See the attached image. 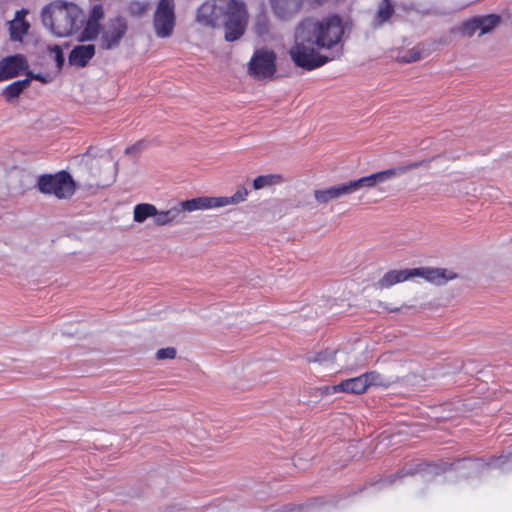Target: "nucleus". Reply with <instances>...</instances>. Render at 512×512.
<instances>
[{
    "label": "nucleus",
    "instance_id": "nucleus-1",
    "mask_svg": "<svg viewBox=\"0 0 512 512\" xmlns=\"http://www.w3.org/2000/svg\"><path fill=\"white\" fill-rule=\"evenodd\" d=\"M344 33L339 15L322 20L306 17L295 28L289 56L296 67L306 71L322 67L342 54Z\"/></svg>",
    "mask_w": 512,
    "mask_h": 512
},
{
    "label": "nucleus",
    "instance_id": "nucleus-2",
    "mask_svg": "<svg viewBox=\"0 0 512 512\" xmlns=\"http://www.w3.org/2000/svg\"><path fill=\"white\" fill-rule=\"evenodd\" d=\"M497 468L503 472L512 470V451L506 454H501L498 457H490L487 461L480 458L466 457L457 459L454 462L441 461L439 463H425V462H409L406 463L395 474L388 475L380 478L374 482L369 483L365 489L374 488L381 490L390 487L406 476H413L419 474L424 480H430L434 476L444 473L448 470H464L463 477H471L481 473L485 468Z\"/></svg>",
    "mask_w": 512,
    "mask_h": 512
},
{
    "label": "nucleus",
    "instance_id": "nucleus-3",
    "mask_svg": "<svg viewBox=\"0 0 512 512\" xmlns=\"http://www.w3.org/2000/svg\"><path fill=\"white\" fill-rule=\"evenodd\" d=\"M195 21L207 28H216L222 23L225 40L233 42L245 32L248 12L241 0H209L197 9Z\"/></svg>",
    "mask_w": 512,
    "mask_h": 512
},
{
    "label": "nucleus",
    "instance_id": "nucleus-4",
    "mask_svg": "<svg viewBox=\"0 0 512 512\" xmlns=\"http://www.w3.org/2000/svg\"><path fill=\"white\" fill-rule=\"evenodd\" d=\"M249 195L245 187H239L231 196H201L189 200L178 202L167 210H157L154 216L156 226L178 225L184 222L185 212L197 210L217 209L230 205H238L246 201Z\"/></svg>",
    "mask_w": 512,
    "mask_h": 512
},
{
    "label": "nucleus",
    "instance_id": "nucleus-5",
    "mask_svg": "<svg viewBox=\"0 0 512 512\" xmlns=\"http://www.w3.org/2000/svg\"><path fill=\"white\" fill-rule=\"evenodd\" d=\"M42 22L55 36L66 37L79 28L83 13L75 4L55 2L47 5L41 13Z\"/></svg>",
    "mask_w": 512,
    "mask_h": 512
},
{
    "label": "nucleus",
    "instance_id": "nucleus-6",
    "mask_svg": "<svg viewBox=\"0 0 512 512\" xmlns=\"http://www.w3.org/2000/svg\"><path fill=\"white\" fill-rule=\"evenodd\" d=\"M415 277H421L427 282L443 285L448 280L454 279L456 275L442 268H407L390 270L386 272L377 282L380 289H388L395 284L402 283Z\"/></svg>",
    "mask_w": 512,
    "mask_h": 512
},
{
    "label": "nucleus",
    "instance_id": "nucleus-7",
    "mask_svg": "<svg viewBox=\"0 0 512 512\" xmlns=\"http://www.w3.org/2000/svg\"><path fill=\"white\" fill-rule=\"evenodd\" d=\"M37 187L41 193L54 195L59 199L70 198L75 192V182L66 171L39 176Z\"/></svg>",
    "mask_w": 512,
    "mask_h": 512
},
{
    "label": "nucleus",
    "instance_id": "nucleus-8",
    "mask_svg": "<svg viewBox=\"0 0 512 512\" xmlns=\"http://www.w3.org/2000/svg\"><path fill=\"white\" fill-rule=\"evenodd\" d=\"M155 33L159 38L172 35L175 27L174 0H159L153 19Z\"/></svg>",
    "mask_w": 512,
    "mask_h": 512
},
{
    "label": "nucleus",
    "instance_id": "nucleus-9",
    "mask_svg": "<svg viewBox=\"0 0 512 512\" xmlns=\"http://www.w3.org/2000/svg\"><path fill=\"white\" fill-rule=\"evenodd\" d=\"M418 167V163H413L408 166H401L397 168H391L383 171H379L376 173H372L367 176H363L358 179L349 180L348 185L352 193H355L361 189H370L375 187L378 184L384 183L391 179L393 176L404 173L407 169L416 168Z\"/></svg>",
    "mask_w": 512,
    "mask_h": 512
},
{
    "label": "nucleus",
    "instance_id": "nucleus-10",
    "mask_svg": "<svg viewBox=\"0 0 512 512\" xmlns=\"http://www.w3.org/2000/svg\"><path fill=\"white\" fill-rule=\"evenodd\" d=\"M128 29L125 18L118 16L110 19L101 35V47L111 50L119 46Z\"/></svg>",
    "mask_w": 512,
    "mask_h": 512
},
{
    "label": "nucleus",
    "instance_id": "nucleus-11",
    "mask_svg": "<svg viewBox=\"0 0 512 512\" xmlns=\"http://www.w3.org/2000/svg\"><path fill=\"white\" fill-rule=\"evenodd\" d=\"M27 68L28 62L21 54L4 57L0 60V82L18 76Z\"/></svg>",
    "mask_w": 512,
    "mask_h": 512
},
{
    "label": "nucleus",
    "instance_id": "nucleus-12",
    "mask_svg": "<svg viewBox=\"0 0 512 512\" xmlns=\"http://www.w3.org/2000/svg\"><path fill=\"white\" fill-rule=\"evenodd\" d=\"M306 0H270L274 15L280 20H290L303 9Z\"/></svg>",
    "mask_w": 512,
    "mask_h": 512
},
{
    "label": "nucleus",
    "instance_id": "nucleus-13",
    "mask_svg": "<svg viewBox=\"0 0 512 512\" xmlns=\"http://www.w3.org/2000/svg\"><path fill=\"white\" fill-rule=\"evenodd\" d=\"M276 73V53L258 49V80L272 79Z\"/></svg>",
    "mask_w": 512,
    "mask_h": 512
},
{
    "label": "nucleus",
    "instance_id": "nucleus-14",
    "mask_svg": "<svg viewBox=\"0 0 512 512\" xmlns=\"http://www.w3.org/2000/svg\"><path fill=\"white\" fill-rule=\"evenodd\" d=\"M94 55L95 45H77L71 50L68 56V62L71 66L83 68L88 65Z\"/></svg>",
    "mask_w": 512,
    "mask_h": 512
},
{
    "label": "nucleus",
    "instance_id": "nucleus-15",
    "mask_svg": "<svg viewBox=\"0 0 512 512\" xmlns=\"http://www.w3.org/2000/svg\"><path fill=\"white\" fill-rule=\"evenodd\" d=\"M351 191L348 182L340 183L330 186L325 189L315 190L314 196L319 203H328L329 201L341 198L345 195H350Z\"/></svg>",
    "mask_w": 512,
    "mask_h": 512
},
{
    "label": "nucleus",
    "instance_id": "nucleus-16",
    "mask_svg": "<svg viewBox=\"0 0 512 512\" xmlns=\"http://www.w3.org/2000/svg\"><path fill=\"white\" fill-rule=\"evenodd\" d=\"M27 11L19 10L15 13L13 20L9 22L10 38L13 41H22L23 36L27 34L30 24L25 20Z\"/></svg>",
    "mask_w": 512,
    "mask_h": 512
},
{
    "label": "nucleus",
    "instance_id": "nucleus-17",
    "mask_svg": "<svg viewBox=\"0 0 512 512\" xmlns=\"http://www.w3.org/2000/svg\"><path fill=\"white\" fill-rule=\"evenodd\" d=\"M363 374L341 381L333 385V392H344L352 394H362L367 390V384Z\"/></svg>",
    "mask_w": 512,
    "mask_h": 512
},
{
    "label": "nucleus",
    "instance_id": "nucleus-18",
    "mask_svg": "<svg viewBox=\"0 0 512 512\" xmlns=\"http://www.w3.org/2000/svg\"><path fill=\"white\" fill-rule=\"evenodd\" d=\"M363 377L367 380V389L370 387L388 388L395 382L391 377H385L377 371L363 373Z\"/></svg>",
    "mask_w": 512,
    "mask_h": 512
},
{
    "label": "nucleus",
    "instance_id": "nucleus-19",
    "mask_svg": "<svg viewBox=\"0 0 512 512\" xmlns=\"http://www.w3.org/2000/svg\"><path fill=\"white\" fill-rule=\"evenodd\" d=\"M479 28V35H484L491 32L501 21L497 14H488L482 16H475Z\"/></svg>",
    "mask_w": 512,
    "mask_h": 512
},
{
    "label": "nucleus",
    "instance_id": "nucleus-20",
    "mask_svg": "<svg viewBox=\"0 0 512 512\" xmlns=\"http://www.w3.org/2000/svg\"><path fill=\"white\" fill-rule=\"evenodd\" d=\"M156 214V206L149 203L137 204L134 207L133 219L137 223H143L149 217H153Z\"/></svg>",
    "mask_w": 512,
    "mask_h": 512
},
{
    "label": "nucleus",
    "instance_id": "nucleus-21",
    "mask_svg": "<svg viewBox=\"0 0 512 512\" xmlns=\"http://www.w3.org/2000/svg\"><path fill=\"white\" fill-rule=\"evenodd\" d=\"M336 351L326 349L324 351L309 353L306 355V360L309 363H318L320 365L332 364L335 361Z\"/></svg>",
    "mask_w": 512,
    "mask_h": 512
},
{
    "label": "nucleus",
    "instance_id": "nucleus-22",
    "mask_svg": "<svg viewBox=\"0 0 512 512\" xmlns=\"http://www.w3.org/2000/svg\"><path fill=\"white\" fill-rule=\"evenodd\" d=\"M30 79H22L9 84L3 91L7 101L17 98L28 86Z\"/></svg>",
    "mask_w": 512,
    "mask_h": 512
},
{
    "label": "nucleus",
    "instance_id": "nucleus-23",
    "mask_svg": "<svg viewBox=\"0 0 512 512\" xmlns=\"http://www.w3.org/2000/svg\"><path fill=\"white\" fill-rule=\"evenodd\" d=\"M322 498H315L302 504H287L283 506V512H312L316 506L323 504Z\"/></svg>",
    "mask_w": 512,
    "mask_h": 512
},
{
    "label": "nucleus",
    "instance_id": "nucleus-24",
    "mask_svg": "<svg viewBox=\"0 0 512 512\" xmlns=\"http://www.w3.org/2000/svg\"><path fill=\"white\" fill-rule=\"evenodd\" d=\"M283 183V177L281 174H268L258 175L257 187L258 190L266 187H272Z\"/></svg>",
    "mask_w": 512,
    "mask_h": 512
},
{
    "label": "nucleus",
    "instance_id": "nucleus-25",
    "mask_svg": "<svg viewBox=\"0 0 512 512\" xmlns=\"http://www.w3.org/2000/svg\"><path fill=\"white\" fill-rule=\"evenodd\" d=\"M100 32L99 23H95L87 20L86 25L81 33L80 40L81 41H91L95 40Z\"/></svg>",
    "mask_w": 512,
    "mask_h": 512
},
{
    "label": "nucleus",
    "instance_id": "nucleus-26",
    "mask_svg": "<svg viewBox=\"0 0 512 512\" xmlns=\"http://www.w3.org/2000/svg\"><path fill=\"white\" fill-rule=\"evenodd\" d=\"M394 10L389 0H383L382 5L379 7L377 11L376 20L379 25L386 22L393 14Z\"/></svg>",
    "mask_w": 512,
    "mask_h": 512
},
{
    "label": "nucleus",
    "instance_id": "nucleus-27",
    "mask_svg": "<svg viewBox=\"0 0 512 512\" xmlns=\"http://www.w3.org/2000/svg\"><path fill=\"white\" fill-rule=\"evenodd\" d=\"M460 32L465 37H472L476 32H479L475 16L463 22V24L460 27Z\"/></svg>",
    "mask_w": 512,
    "mask_h": 512
},
{
    "label": "nucleus",
    "instance_id": "nucleus-28",
    "mask_svg": "<svg viewBox=\"0 0 512 512\" xmlns=\"http://www.w3.org/2000/svg\"><path fill=\"white\" fill-rule=\"evenodd\" d=\"M148 8L149 4L147 2L132 1L128 6V12L132 16H141L148 10Z\"/></svg>",
    "mask_w": 512,
    "mask_h": 512
},
{
    "label": "nucleus",
    "instance_id": "nucleus-29",
    "mask_svg": "<svg viewBox=\"0 0 512 512\" xmlns=\"http://www.w3.org/2000/svg\"><path fill=\"white\" fill-rule=\"evenodd\" d=\"M50 56L55 60L56 65L59 69H61L64 65V54L60 46L54 45L49 47Z\"/></svg>",
    "mask_w": 512,
    "mask_h": 512
},
{
    "label": "nucleus",
    "instance_id": "nucleus-30",
    "mask_svg": "<svg viewBox=\"0 0 512 512\" xmlns=\"http://www.w3.org/2000/svg\"><path fill=\"white\" fill-rule=\"evenodd\" d=\"M176 356V349L173 347H167L159 349L156 353V357L159 360L163 359H173Z\"/></svg>",
    "mask_w": 512,
    "mask_h": 512
},
{
    "label": "nucleus",
    "instance_id": "nucleus-31",
    "mask_svg": "<svg viewBox=\"0 0 512 512\" xmlns=\"http://www.w3.org/2000/svg\"><path fill=\"white\" fill-rule=\"evenodd\" d=\"M104 11L101 5H95L89 14V21L99 23V20L103 17Z\"/></svg>",
    "mask_w": 512,
    "mask_h": 512
},
{
    "label": "nucleus",
    "instance_id": "nucleus-32",
    "mask_svg": "<svg viewBox=\"0 0 512 512\" xmlns=\"http://www.w3.org/2000/svg\"><path fill=\"white\" fill-rule=\"evenodd\" d=\"M421 55L419 51L414 49L408 51L405 55L401 56L400 60L404 63H412L420 60Z\"/></svg>",
    "mask_w": 512,
    "mask_h": 512
},
{
    "label": "nucleus",
    "instance_id": "nucleus-33",
    "mask_svg": "<svg viewBox=\"0 0 512 512\" xmlns=\"http://www.w3.org/2000/svg\"><path fill=\"white\" fill-rule=\"evenodd\" d=\"M258 36L262 35L264 32L267 31L266 26V18L265 16H262L260 13H258Z\"/></svg>",
    "mask_w": 512,
    "mask_h": 512
},
{
    "label": "nucleus",
    "instance_id": "nucleus-34",
    "mask_svg": "<svg viewBox=\"0 0 512 512\" xmlns=\"http://www.w3.org/2000/svg\"><path fill=\"white\" fill-rule=\"evenodd\" d=\"M248 70L251 76L256 77V50L253 52L248 63Z\"/></svg>",
    "mask_w": 512,
    "mask_h": 512
},
{
    "label": "nucleus",
    "instance_id": "nucleus-35",
    "mask_svg": "<svg viewBox=\"0 0 512 512\" xmlns=\"http://www.w3.org/2000/svg\"><path fill=\"white\" fill-rule=\"evenodd\" d=\"M82 161L85 163V165H91V166H94V165L97 166L99 163L98 160L91 158L90 150L87 151V153L82 156Z\"/></svg>",
    "mask_w": 512,
    "mask_h": 512
},
{
    "label": "nucleus",
    "instance_id": "nucleus-36",
    "mask_svg": "<svg viewBox=\"0 0 512 512\" xmlns=\"http://www.w3.org/2000/svg\"><path fill=\"white\" fill-rule=\"evenodd\" d=\"M318 390H319L321 396H326V395H330V394L334 393L333 386L325 385V386L318 388Z\"/></svg>",
    "mask_w": 512,
    "mask_h": 512
},
{
    "label": "nucleus",
    "instance_id": "nucleus-37",
    "mask_svg": "<svg viewBox=\"0 0 512 512\" xmlns=\"http://www.w3.org/2000/svg\"><path fill=\"white\" fill-rule=\"evenodd\" d=\"M26 79H30V81L32 79H35V80H39L41 82H45V79L44 77L41 75V74H34L33 72L29 71L27 73V78Z\"/></svg>",
    "mask_w": 512,
    "mask_h": 512
},
{
    "label": "nucleus",
    "instance_id": "nucleus-38",
    "mask_svg": "<svg viewBox=\"0 0 512 512\" xmlns=\"http://www.w3.org/2000/svg\"><path fill=\"white\" fill-rule=\"evenodd\" d=\"M95 180V185L97 186H106V185H109V183L113 182L114 179H94Z\"/></svg>",
    "mask_w": 512,
    "mask_h": 512
},
{
    "label": "nucleus",
    "instance_id": "nucleus-39",
    "mask_svg": "<svg viewBox=\"0 0 512 512\" xmlns=\"http://www.w3.org/2000/svg\"><path fill=\"white\" fill-rule=\"evenodd\" d=\"M327 1L328 0H306V3H308L311 7H316L326 3Z\"/></svg>",
    "mask_w": 512,
    "mask_h": 512
},
{
    "label": "nucleus",
    "instance_id": "nucleus-40",
    "mask_svg": "<svg viewBox=\"0 0 512 512\" xmlns=\"http://www.w3.org/2000/svg\"><path fill=\"white\" fill-rule=\"evenodd\" d=\"M134 149H135V147H128V148L126 149V153H130V152H131L132 150H134Z\"/></svg>",
    "mask_w": 512,
    "mask_h": 512
},
{
    "label": "nucleus",
    "instance_id": "nucleus-41",
    "mask_svg": "<svg viewBox=\"0 0 512 512\" xmlns=\"http://www.w3.org/2000/svg\"><path fill=\"white\" fill-rule=\"evenodd\" d=\"M389 311L390 312H397V311H399V309L398 308H389Z\"/></svg>",
    "mask_w": 512,
    "mask_h": 512
},
{
    "label": "nucleus",
    "instance_id": "nucleus-42",
    "mask_svg": "<svg viewBox=\"0 0 512 512\" xmlns=\"http://www.w3.org/2000/svg\"><path fill=\"white\" fill-rule=\"evenodd\" d=\"M252 185L256 189V178L252 180Z\"/></svg>",
    "mask_w": 512,
    "mask_h": 512
}]
</instances>
